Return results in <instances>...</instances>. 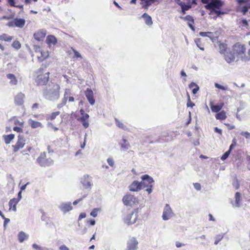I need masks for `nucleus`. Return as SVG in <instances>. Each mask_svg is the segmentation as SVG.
<instances>
[{
    "mask_svg": "<svg viewBox=\"0 0 250 250\" xmlns=\"http://www.w3.org/2000/svg\"><path fill=\"white\" fill-rule=\"evenodd\" d=\"M173 216V212L169 205L167 204L164 208L162 218L164 220L167 221L170 219Z\"/></svg>",
    "mask_w": 250,
    "mask_h": 250,
    "instance_id": "obj_9",
    "label": "nucleus"
},
{
    "mask_svg": "<svg viewBox=\"0 0 250 250\" xmlns=\"http://www.w3.org/2000/svg\"><path fill=\"white\" fill-rule=\"evenodd\" d=\"M100 208H95L90 212V215L96 217L97 216L98 211H100Z\"/></svg>",
    "mask_w": 250,
    "mask_h": 250,
    "instance_id": "obj_43",
    "label": "nucleus"
},
{
    "mask_svg": "<svg viewBox=\"0 0 250 250\" xmlns=\"http://www.w3.org/2000/svg\"><path fill=\"white\" fill-rule=\"evenodd\" d=\"M123 202L126 206H132L136 203H138V199L134 195L126 194L123 198Z\"/></svg>",
    "mask_w": 250,
    "mask_h": 250,
    "instance_id": "obj_7",
    "label": "nucleus"
},
{
    "mask_svg": "<svg viewBox=\"0 0 250 250\" xmlns=\"http://www.w3.org/2000/svg\"><path fill=\"white\" fill-rule=\"evenodd\" d=\"M142 181L140 182L142 189L146 188V191L148 194L152 192L153 183L154 182L153 178L148 175L146 174L141 177Z\"/></svg>",
    "mask_w": 250,
    "mask_h": 250,
    "instance_id": "obj_3",
    "label": "nucleus"
},
{
    "mask_svg": "<svg viewBox=\"0 0 250 250\" xmlns=\"http://www.w3.org/2000/svg\"><path fill=\"white\" fill-rule=\"evenodd\" d=\"M46 42L48 44H52L55 45L57 42V40L54 36L49 35L47 37Z\"/></svg>",
    "mask_w": 250,
    "mask_h": 250,
    "instance_id": "obj_26",
    "label": "nucleus"
},
{
    "mask_svg": "<svg viewBox=\"0 0 250 250\" xmlns=\"http://www.w3.org/2000/svg\"><path fill=\"white\" fill-rule=\"evenodd\" d=\"M28 124L33 128H36L39 127H43L41 123L38 121H34L32 119H29L28 120Z\"/></svg>",
    "mask_w": 250,
    "mask_h": 250,
    "instance_id": "obj_21",
    "label": "nucleus"
},
{
    "mask_svg": "<svg viewBox=\"0 0 250 250\" xmlns=\"http://www.w3.org/2000/svg\"><path fill=\"white\" fill-rule=\"evenodd\" d=\"M86 217V213H81L79 216V220H80Z\"/></svg>",
    "mask_w": 250,
    "mask_h": 250,
    "instance_id": "obj_64",
    "label": "nucleus"
},
{
    "mask_svg": "<svg viewBox=\"0 0 250 250\" xmlns=\"http://www.w3.org/2000/svg\"><path fill=\"white\" fill-rule=\"evenodd\" d=\"M137 213L131 212L126 215L125 219V222L128 225L134 224L137 220Z\"/></svg>",
    "mask_w": 250,
    "mask_h": 250,
    "instance_id": "obj_13",
    "label": "nucleus"
},
{
    "mask_svg": "<svg viewBox=\"0 0 250 250\" xmlns=\"http://www.w3.org/2000/svg\"><path fill=\"white\" fill-rule=\"evenodd\" d=\"M199 35L202 37H208L212 41L214 38L213 33L211 32H200Z\"/></svg>",
    "mask_w": 250,
    "mask_h": 250,
    "instance_id": "obj_30",
    "label": "nucleus"
},
{
    "mask_svg": "<svg viewBox=\"0 0 250 250\" xmlns=\"http://www.w3.org/2000/svg\"><path fill=\"white\" fill-rule=\"evenodd\" d=\"M15 124H17L19 125L22 126L23 125L24 122L22 120H19L18 119H16L14 121Z\"/></svg>",
    "mask_w": 250,
    "mask_h": 250,
    "instance_id": "obj_54",
    "label": "nucleus"
},
{
    "mask_svg": "<svg viewBox=\"0 0 250 250\" xmlns=\"http://www.w3.org/2000/svg\"><path fill=\"white\" fill-rule=\"evenodd\" d=\"M129 190L131 191H138L142 189L140 182L138 181H134L129 186Z\"/></svg>",
    "mask_w": 250,
    "mask_h": 250,
    "instance_id": "obj_16",
    "label": "nucleus"
},
{
    "mask_svg": "<svg viewBox=\"0 0 250 250\" xmlns=\"http://www.w3.org/2000/svg\"><path fill=\"white\" fill-rule=\"evenodd\" d=\"M123 141L124 143L121 144V148L123 150H127L130 148V145L127 143V140L125 139H123Z\"/></svg>",
    "mask_w": 250,
    "mask_h": 250,
    "instance_id": "obj_35",
    "label": "nucleus"
},
{
    "mask_svg": "<svg viewBox=\"0 0 250 250\" xmlns=\"http://www.w3.org/2000/svg\"><path fill=\"white\" fill-rule=\"evenodd\" d=\"M226 49H227L226 44L222 43L219 45V49H220L219 52L221 54H225V53H226L225 52H226Z\"/></svg>",
    "mask_w": 250,
    "mask_h": 250,
    "instance_id": "obj_40",
    "label": "nucleus"
},
{
    "mask_svg": "<svg viewBox=\"0 0 250 250\" xmlns=\"http://www.w3.org/2000/svg\"><path fill=\"white\" fill-rule=\"evenodd\" d=\"M60 250H69V248L64 245H61L59 247Z\"/></svg>",
    "mask_w": 250,
    "mask_h": 250,
    "instance_id": "obj_62",
    "label": "nucleus"
},
{
    "mask_svg": "<svg viewBox=\"0 0 250 250\" xmlns=\"http://www.w3.org/2000/svg\"><path fill=\"white\" fill-rule=\"evenodd\" d=\"M84 94L91 105H93L95 103V100L94 98V94L93 91L89 88H87L84 92Z\"/></svg>",
    "mask_w": 250,
    "mask_h": 250,
    "instance_id": "obj_14",
    "label": "nucleus"
},
{
    "mask_svg": "<svg viewBox=\"0 0 250 250\" xmlns=\"http://www.w3.org/2000/svg\"><path fill=\"white\" fill-rule=\"evenodd\" d=\"M13 130L15 131H16L17 132H22V129L20 127L18 126H15L13 128Z\"/></svg>",
    "mask_w": 250,
    "mask_h": 250,
    "instance_id": "obj_61",
    "label": "nucleus"
},
{
    "mask_svg": "<svg viewBox=\"0 0 250 250\" xmlns=\"http://www.w3.org/2000/svg\"><path fill=\"white\" fill-rule=\"evenodd\" d=\"M0 39L6 42H10L13 39V37L3 34L0 36Z\"/></svg>",
    "mask_w": 250,
    "mask_h": 250,
    "instance_id": "obj_34",
    "label": "nucleus"
},
{
    "mask_svg": "<svg viewBox=\"0 0 250 250\" xmlns=\"http://www.w3.org/2000/svg\"><path fill=\"white\" fill-rule=\"evenodd\" d=\"M37 73H39L36 79V82L37 84L40 85H45L46 86L48 82L49 72H46L44 74H42L43 68H41Z\"/></svg>",
    "mask_w": 250,
    "mask_h": 250,
    "instance_id": "obj_4",
    "label": "nucleus"
},
{
    "mask_svg": "<svg viewBox=\"0 0 250 250\" xmlns=\"http://www.w3.org/2000/svg\"><path fill=\"white\" fill-rule=\"evenodd\" d=\"M188 86L190 89L193 88L192 90V93L193 94H196L200 89L199 86L194 82H191L189 84Z\"/></svg>",
    "mask_w": 250,
    "mask_h": 250,
    "instance_id": "obj_27",
    "label": "nucleus"
},
{
    "mask_svg": "<svg viewBox=\"0 0 250 250\" xmlns=\"http://www.w3.org/2000/svg\"><path fill=\"white\" fill-rule=\"evenodd\" d=\"M115 121H116V125L119 127V128H121L124 130H126L127 129V127L123 123H122V122H120V121L117 119H115Z\"/></svg>",
    "mask_w": 250,
    "mask_h": 250,
    "instance_id": "obj_39",
    "label": "nucleus"
},
{
    "mask_svg": "<svg viewBox=\"0 0 250 250\" xmlns=\"http://www.w3.org/2000/svg\"><path fill=\"white\" fill-rule=\"evenodd\" d=\"M241 23L242 26H247L248 25V22L246 19H243L241 21Z\"/></svg>",
    "mask_w": 250,
    "mask_h": 250,
    "instance_id": "obj_60",
    "label": "nucleus"
},
{
    "mask_svg": "<svg viewBox=\"0 0 250 250\" xmlns=\"http://www.w3.org/2000/svg\"><path fill=\"white\" fill-rule=\"evenodd\" d=\"M86 197V195H84L83 196V197L81 198H80V199H78L77 200H76L75 201H74L73 203V204L74 205H77L81 201H82L83 198H84L85 197Z\"/></svg>",
    "mask_w": 250,
    "mask_h": 250,
    "instance_id": "obj_58",
    "label": "nucleus"
},
{
    "mask_svg": "<svg viewBox=\"0 0 250 250\" xmlns=\"http://www.w3.org/2000/svg\"><path fill=\"white\" fill-rule=\"evenodd\" d=\"M230 151H229V150L228 151H227L222 156V157H221V159L222 160V161H225L226 160L228 157H229V155L230 154Z\"/></svg>",
    "mask_w": 250,
    "mask_h": 250,
    "instance_id": "obj_47",
    "label": "nucleus"
},
{
    "mask_svg": "<svg viewBox=\"0 0 250 250\" xmlns=\"http://www.w3.org/2000/svg\"><path fill=\"white\" fill-rule=\"evenodd\" d=\"M247 160L248 161L247 168L250 170V156H247Z\"/></svg>",
    "mask_w": 250,
    "mask_h": 250,
    "instance_id": "obj_63",
    "label": "nucleus"
},
{
    "mask_svg": "<svg viewBox=\"0 0 250 250\" xmlns=\"http://www.w3.org/2000/svg\"><path fill=\"white\" fill-rule=\"evenodd\" d=\"M15 135L13 134H10L7 135H4L3 137L4 138L6 144H9L10 142L14 139Z\"/></svg>",
    "mask_w": 250,
    "mask_h": 250,
    "instance_id": "obj_29",
    "label": "nucleus"
},
{
    "mask_svg": "<svg viewBox=\"0 0 250 250\" xmlns=\"http://www.w3.org/2000/svg\"><path fill=\"white\" fill-rule=\"evenodd\" d=\"M139 243L137 239L134 237H129L126 242L125 250H137Z\"/></svg>",
    "mask_w": 250,
    "mask_h": 250,
    "instance_id": "obj_8",
    "label": "nucleus"
},
{
    "mask_svg": "<svg viewBox=\"0 0 250 250\" xmlns=\"http://www.w3.org/2000/svg\"><path fill=\"white\" fill-rule=\"evenodd\" d=\"M29 237V235L23 231H21L18 234V240L20 243H22Z\"/></svg>",
    "mask_w": 250,
    "mask_h": 250,
    "instance_id": "obj_18",
    "label": "nucleus"
},
{
    "mask_svg": "<svg viewBox=\"0 0 250 250\" xmlns=\"http://www.w3.org/2000/svg\"><path fill=\"white\" fill-rule=\"evenodd\" d=\"M24 95L22 93L20 92L18 93L15 97V103L18 105H21L24 102Z\"/></svg>",
    "mask_w": 250,
    "mask_h": 250,
    "instance_id": "obj_17",
    "label": "nucleus"
},
{
    "mask_svg": "<svg viewBox=\"0 0 250 250\" xmlns=\"http://www.w3.org/2000/svg\"><path fill=\"white\" fill-rule=\"evenodd\" d=\"M71 49L72 50L74 54L73 58H82V55L76 50H75L74 48L72 47L71 48Z\"/></svg>",
    "mask_w": 250,
    "mask_h": 250,
    "instance_id": "obj_46",
    "label": "nucleus"
},
{
    "mask_svg": "<svg viewBox=\"0 0 250 250\" xmlns=\"http://www.w3.org/2000/svg\"><path fill=\"white\" fill-rule=\"evenodd\" d=\"M201 1L206 4L205 8L208 10L219 9L223 6V3L220 0H201Z\"/></svg>",
    "mask_w": 250,
    "mask_h": 250,
    "instance_id": "obj_5",
    "label": "nucleus"
},
{
    "mask_svg": "<svg viewBox=\"0 0 250 250\" xmlns=\"http://www.w3.org/2000/svg\"><path fill=\"white\" fill-rule=\"evenodd\" d=\"M142 18L145 20V22L147 25H151L152 24V21L151 17L149 16L147 13H144L142 15Z\"/></svg>",
    "mask_w": 250,
    "mask_h": 250,
    "instance_id": "obj_25",
    "label": "nucleus"
},
{
    "mask_svg": "<svg viewBox=\"0 0 250 250\" xmlns=\"http://www.w3.org/2000/svg\"><path fill=\"white\" fill-rule=\"evenodd\" d=\"M58 208L63 214H66L73 209V207L70 202H62L58 206Z\"/></svg>",
    "mask_w": 250,
    "mask_h": 250,
    "instance_id": "obj_10",
    "label": "nucleus"
},
{
    "mask_svg": "<svg viewBox=\"0 0 250 250\" xmlns=\"http://www.w3.org/2000/svg\"><path fill=\"white\" fill-rule=\"evenodd\" d=\"M224 237V234H220L218 235H217L215 237V240L214 242L215 245H217L218 243Z\"/></svg>",
    "mask_w": 250,
    "mask_h": 250,
    "instance_id": "obj_41",
    "label": "nucleus"
},
{
    "mask_svg": "<svg viewBox=\"0 0 250 250\" xmlns=\"http://www.w3.org/2000/svg\"><path fill=\"white\" fill-rule=\"evenodd\" d=\"M181 18L184 19L185 20L188 21V25L190 24H193L194 23V20L192 17L190 15H188L186 17H181Z\"/></svg>",
    "mask_w": 250,
    "mask_h": 250,
    "instance_id": "obj_33",
    "label": "nucleus"
},
{
    "mask_svg": "<svg viewBox=\"0 0 250 250\" xmlns=\"http://www.w3.org/2000/svg\"><path fill=\"white\" fill-rule=\"evenodd\" d=\"M223 105L224 104L223 103H222L220 105H214L211 104H210V108L212 112H218L222 108Z\"/></svg>",
    "mask_w": 250,
    "mask_h": 250,
    "instance_id": "obj_28",
    "label": "nucleus"
},
{
    "mask_svg": "<svg viewBox=\"0 0 250 250\" xmlns=\"http://www.w3.org/2000/svg\"><path fill=\"white\" fill-rule=\"evenodd\" d=\"M37 162L39 165L42 167H49L52 166L54 162L51 158H46V153L42 152L37 159Z\"/></svg>",
    "mask_w": 250,
    "mask_h": 250,
    "instance_id": "obj_6",
    "label": "nucleus"
},
{
    "mask_svg": "<svg viewBox=\"0 0 250 250\" xmlns=\"http://www.w3.org/2000/svg\"><path fill=\"white\" fill-rule=\"evenodd\" d=\"M19 203V200H16V198L11 199L9 202V209H12L14 211H16V206Z\"/></svg>",
    "mask_w": 250,
    "mask_h": 250,
    "instance_id": "obj_20",
    "label": "nucleus"
},
{
    "mask_svg": "<svg viewBox=\"0 0 250 250\" xmlns=\"http://www.w3.org/2000/svg\"><path fill=\"white\" fill-rule=\"evenodd\" d=\"M249 7L246 6H244L242 8V12L243 14H246L249 11Z\"/></svg>",
    "mask_w": 250,
    "mask_h": 250,
    "instance_id": "obj_59",
    "label": "nucleus"
},
{
    "mask_svg": "<svg viewBox=\"0 0 250 250\" xmlns=\"http://www.w3.org/2000/svg\"><path fill=\"white\" fill-rule=\"evenodd\" d=\"M60 85L57 83L52 82H48L43 89V96L49 101L58 100L60 98Z\"/></svg>",
    "mask_w": 250,
    "mask_h": 250,
    "instance_id": "obj_1",
    "label": "nucleus"
},
{
    "mask_svg": "<svg viewBox=\"0 0 250 250\" xmlns=\"http://www.w3.org/2000/svg\"><path fill=\"white\" fill-rule=\"evenodd\" d=\"M14 21L15 25L19 28H22L25 23V21L23 19L16 18Z\"/></svg>",
    "mask_w": 250,
    "mask_h": 250,
    "instance_id": "obj_24",
    "label": "nucleus"
},
{
    "mask_svg": "<svg viewBox=\"0 0 250 250\" xmlns=\"http://www.w3.org/2000/svg\"><path fill=\"white\" fill-rule=\"evenodd\" d=\"M81 183L85 188H88L90 187L91 184L90 181L88 179V176L84 175L82 179Z\"/></svg>",
    "mask_w": 250,
    "mask_h": 250,
    "instance_id": "obj_19",
    "label": "nucleus"
},
{
    "mask_svg": "<svg viewBox=\"0 0 250 250\" xmlns=\"http://www.w3.org/2000/svg\"><path fill=\"white\" fill-rule=\"evenodd\" d=\"M71 94L70 90L69 89H66L64 93V98L67 100L69 99V97L71 96Z\"/></svg>",
    "mask_w": 250,
    "mask_h": 250,
    "instance_id": "obj_48",
    "label": "nucleus"
},
{
    "mask_svg": "<svg viewBox=\"0 0 250 250\" xmlns=\"http://www.w3.org/2000/svg\"><path fill=\"white\" fill-rule=\"evenodd\" d=\"M89 118H79L77 119V120L80 121L82 123L83 125L85 128H87L89 125L88 122Z\"/></svg>",
    "mask_w": 250,
    "mask_h": 250,
    "instance_id": "obj_31",
    "label": "nucleus"
},
{
    "mask_svg": "<svg viewBox=\"0 0 250 250\" xmlns=\"http://www.w3.org/2000/svg\"><path fill=\"white\" fill-rule=\"evenodd\" d=\"M241 194L239 192H237L235 194V204L234 206L235 207L239 208L241 206Z\"/></svg>",
    "mask_w": 250,
    "mask_h": 250,
    "instance_id": "obj_23",
    "label": "nucleus"
},
{
    "mask_svg": "<svg viewBox=\"0 0 250 250\" xmlns=\"http://www.w3.org/2000/svg\"><path fill=\"white\" fill-rule=\"evenodd\" d=\"M59 114V112H55L52 113L50 116L51 120H52L55 119L56 118V117H57V116H58Z\"/></svg>",
    "mask_w": 250,
    "mask_h": 250,
    "instance_id": "obj_56",
    "label": "nucleus"
},
{
    "mask_svg": "<svg viewBox=\"0 0 250 250\" xmlns=\"http://www.w3.org/2000/svg\"><path fill=\"white\" fill-rule=\"evenodd\" d=\"M6 77L10 80L9 83L11 85H16L17 84L18 80L14 74H8Z\"/></svg>",
    "mask_w": 250,
    "mask_h": 250,
    "instance_id": "obj_22",
    "label": "nucleus"
},
{
    "mask_svg": "<svg viewBox=\"0 0 250 250\" xmlns=\"http://www.w3.org/2000/svg\"><path fill=\"white\" fill-rule=\"evenodd\" d=\"M214 85L216 88L223 90H226L227 89V87L221 85L218 83H215Z\"/></svg>",
    "mask_w": 250,
    "mask_h": 250,
    "instance_id": "obj_51",
    "label": "nucleus"
},
{
    "mask_svg": "<svg viewBox=\"0 0 250 250\" xmlns=\"http://www.w3.org/2000/svg\"><path fill=\"white\" fill-rule=\"evenodd\" d=\"M46 35V30L42 29L34 33V37L35 40L38 41H42Z\"/></svg>",
    "mask_w": 250,
    "mask_h": 250,
    "instance_id": "obj_15",
    "label": "nucleus"
},
{
    "mask_svg": "<svg viewBox=\"0 0 250 250\" xmlns=\"http://www.w3.org/2000/svg\"><path fill=\"white\" fill-rule=\"evenodd\" d=\"M80 113L82 115L80 118H89V116L88 114L85 113L83 109L82 108L80 110Z\"/></svg>",
    "mask_w": 250,
    "mask_h": 250,
    "instance_id": "obj_49",
    "label": "nucleus"
},
{
    "mask_svg": "<svg viewBox=\"0 0 250 250\" xmlns=\"http://www.w3.org/2000/svg\"><path fill=\"white\" fill-rule=\"evenodd\" d=\"M12 46L16 49H19L21 47V44L18 41H15L12 43Z\"/></svg>",
    "mask_w": 250,
    "mask_h": 250,
    "instance_id": "obj_44",
    "label": "nucleus"
},
{
    "mask_svg": "<svg viewBox=\"0 0 250 250\" xmlns=\"http://www.w3.org/2000/svg\"><path fill=\"white\" fill-rule=\"evenodd\" d=\"M32 247V248L35 250H47L46 248L42 247L36 244H33Z\"/></svg>",
    "mask_w": 250,
    "mask_h": 250,
    "instance_id": "obj_42",
    "label": "nucleus"
},
{
    "mask_svg": "<svg viewBox=\"0 0 250 250\" xmlns=\"http://www.w3.org/2000/svg\"><path fill=\"white\" fill-rule=\"evenodd\" d=\"M240 135L244 136L248 143L250 142V133L248 131H242Z\"/></svg>",
    "mask_w": 250,
    "mask_h": 250,
    "instance_id": "obj_38",
    "label": "nucleus"
},
{
    "mask_svg": "<svg viewBox=\"0 0 250 250\" xmlns=\"http://www.w3.org/2000/svg\"><path fill=\"white\" fill-rule=\"evenodd\" d=\"M232 51L237 58L245 62L248 61V58L245 55L246 48L244 45L237 42L232 46Z\"/></svg>",
    "mask_w": 250,
    "mask_h": 250,
    "instance_id": "obj_2",
    "label": "nucleus"
},
{
    "mask_svg": "<svg viewBox=\"0 0 250 250\" xmlns=\"http://www.w3.org/2000/svg\"><path fill=\"white\" fill-rule=\"evenodd\" d=\"M233 186L236 189H238L239 188V183L238 180L236 177H235L233 180L232 182Z\"/></svg>",
    "mask_w": 250,
    "mask_h": 250,
    "instance_id": "obj_45",
    "label": "nucleus"
},
{
    "mask_svg": "<svg viewBox=\"0 0 250 250\" xmlns=\"http://www.w3.org/2000/svg\"><path fill=\"white\" fill-rule=\"evenodd\" d=\"M25 143V140L23 136L19 135L18 136V140L17 143L13 146L14 147V150L15 152L18 151L20 149L23 147Z\"/></svg>",
    "mask_w": 250,
    "mask_h": 250,
    "instance_id": "obj_11",
    "label": "nucleus"
},
{
    "mask_svg": "<svg viewBox=\"0 0 250 250\" xmlns=\"http://www.w3.org/2000/svg\"><path fill=\"white\" fill-rule=\"evenodd\" d=\"M66 102H67V99H65L63 97L62 103L58 105V107L61 108V107H62L63 106H64V105L66 104Z\"/></svg>",
    "mask_w": 250,
    "mask_h": 250,
    "instance_id": "obj_53",
    "label": "nucleus"
},
{
    "mask_svg": "<svg viewBox=\"0 0 250 250\" xmlns=\"http://www.w3.org/2000/svg\"><path fill=\"white\" fill-rule=\"evenodd\" d=\"M213 13H215L217 15V17H219V16L221 15H223L225 14V12L220 10H218V9H212L210 11V13H209V15H211Z\"/></svg>",
    "mask_w": 250,
    "mask_h": 250,
    "instance_id": "obj_37",
    "label": "nucleus"
},
{
    "mask_svg": "<svg viewBox=\"0 0 250 250\" xmlns=\"http://www.w3.org/2000/svg\"><path fill=\"white\" fill-rule=\"evenodd\" d=\"M107 162L108 164V165L111 167H113L114 165V161L112 158H108L107 159Z\"/></svg>",
    "mask_w": 250,
    "mask_h": 250,
    "instance_id": "obj_52",
    "label": "nucleus"
},
{
    "mask_svg": "<svg viewBox=\"0 0 250 250\" xmlns=\"http://www.w3.org/2000/svg\"><path fill=\"white\" fill-rule=\"evenodd\" d=\"M181 9H182V12L183 14L186 13V11L189 10L191 7V6L190 4H186L184 2L183 5H181Z\"/></svg>",
    "mask_w": 250,
    "mask_h": 250,
    "instance_id": "obj_36",
    "label": "nucleus"
},
{
    "mask_svg": "<svg viewBox=\"0 0 250 250\" xmlns=\"http://www.w3.org/2000/svg\"><path fill=\"white\" fill-rule=\"evenodd\" d=\"M236 141L235 139L232 140V143L230 145L229 150V151H231L232 149L236 146Z\"/></svg>",
    "mask_w": 250,
    "mask_h": 250,
    "instance_id": "obj_50",
    "label": "nucleus"
},
{
    "mask_svg": "<svg viewBox=\"0 0 250 250\" xmlns=\"http://www.w3.org/2000/svg\"><path fill=\"white\" fill-rule=\"evenodd\" d=\"M235 57L236 56L233 51L229 50H227L224 54V59L229 63L234 62L235 60Z\"/></svg>",
    "mask_w": 250,
    "mask_h": 250,
    "instance_id": "obj_12",
    "label": "nucleus"
},
{
    "mask_svg": "<svg viewBox=\"0 0 250 250\" xmlns=\"http://www.w3.org/2000/svg\"><path fill=\"white\" fill-rule=\"evenodd\" d=\"M215 117L218 120H224L227 118L226 112L224 111H222L217 113L215 115Z\"/></svg>",
    "mask_w": 250,
    "mask_h": 250,
    "instance_id": "obj_32",
    "label": "nucleus"
},
{
    "mask_svg": "<svg viewBox=\"0 0 250 250\" xmlns=\"http://www.w3.org/2000/svg\"><path fill=\"white\" fill-rule=\"evenodd\" d=\"M187 105L188 107H193L195 105V104L191 102L190 99H188Z\"/></svg>",
    "mask_w": 250,
    "mask_h": 250,
    "instance_id": "obj_57",
    "label": "nucleus"
},
{
    "mask_svg": "<svg viewBox=\"0 0 250 250\" xmlns=\"http://www.w3.org/2000/svg\"><path fill=\"white\" fill-rule=\"evenodd\" d=\"M143 1H144L145 3H147L148 5H151L152 3H154L155 1H157L158 0H141Z\"/></svg>",
    "mask_w": 250,
    "mask_h": 250,
    "instance_id": "obj_55",
    "label": "nucleus"
}]
</instances>
